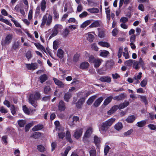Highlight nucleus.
Returning <instances> with one entry per match:
<instances>
[{"instance_id":"5fc2aeb1","label":"nucleus","mask_w":156,"mask_h":156,"mask_svg":"<svg viewBox=\"0 0 156 156\" xmlns=\"http://www.w3.org/2000/svg\"><path fill=\"white\" fill-rule=\"evenodd\" d=\"M51 89L49 86H46L44 88V92L45 94H48L51 90Z\"/></svg>"},{"instance_id":"0eeeda50","label":"nucleus","mask_w":156,"mask_h":156,"mask_svg":"<svg viewBox=\"0 0 156 156\" xmlns=\"http://www.w3.org/2000/svg\"><path fill=\"white\" fill-rule=\"evenodd\" d=\"M61 25L58 24L56 25L52 29V33L50 36L49 38H51L55 36L58 34L59 29L61 28Z\"/></svg>"},{"instance_id":"72a5a7b5","label":"nucleus","mask_w":156,"mask_h":156,"mask_svg":"<svg viewBox=\"0 0 156 156\" xmlns=\"http://www.w3.org/2000/svg\"><path fill=\"white\" fill-rule=\"evenodd\" d=\"M43 128V126L42 125H37L35 126L33 128L32 130L35 131L42 129Z\"/></svg>"},{"instance_id":"aec40b11","label":"nucleus","mask_w":156,"mask_h":156,"mask_svg":"<svg viewBox=\"0 0 156 156\" xmlns=\"http://www.w3.org/2000/svg\"><path fill=\"white\" fill-rule=\"evenodd\" d=\"M102 62L103 60L102 59L99 58L96 59L94 63V67L95 68L99 67Z\"/></svg>"},{"instance_id":"2eb2a0df","label":"nucleus","mask_w":156,"mask_h":156,"mask_svg":"<svg viewBox=\"0 0 156 156\" xmlns=\"http://www.w3.org/2000/svg\"><path fill=\"white\" fill-rule=\"evenodd\" d=\"M118 109H119V106L117 105L113 106L111 109L108 112V114L109 115H111L114 113Z\"/></svg>"},{"instance_id":"412c9836","label":"nucleus","mask_w":156,"mask_h":156,"mask_svg":"<svg viewBox=\"0 0 156 156\" xmlns=\"http://www.w3.org/2000/svg\"><path fill=\"white\" fill-rule=\"evenodd\" d=\"M85 101V99L84 98H82L79 100L76 103V107L77 108H80Z\"/></svg>"},{"instance_id":"2f4dec72","label":"nucleus","mask_w":156,"mask_h":156,"mask_svg":"<svg viewBox=\"0 0 156 156\" xmlns=\"http://www.w3.org/2000/svg\"><path fill=\"white\" fill-rule=\"evenodd\" d=\"M146 122V120H142L138 122L137 123V125L138 127H141L145 125Z\"/></svg>"},{"instance_id":"de8ad7c7","label":"nucleus","mask_w":156,"mask_h":156,"mask_svg":"<svg viewBox=\"0 0 156 156\" xmlns=\"http://www.w3.org/2000/svg\"><path fill=\"white\" fill-rule=\"evenodd\" d=\"M23 112L26 114L27 115H30V111L29 110L28 108L27 107L26 105H24L23 107Z\"/></svg>"},{"instance_id":"f03ea898","label":"nucleus","mask_w":156,"mask_h":156,"mask_svg":"<svg viewBox=\"0 0 156 156\" xmlns=\"http://www.w3.org/2000/svg\"><path fill=\"white\" fill-rule=\"evenodd\" d=\"M41 94L38 91H35L30 94L28 102L33 107L36 108L37 106V101L40 98Z\"/></svg>"},{"instance_id":"bf43d9fd","label":"nucleus","mask_w":156,"mask_h":156,"mask_svg":"<svg viewBox=\"0 0 156 156\" xmlns=\"http://www.w3.org/2000/svg\"><path fill=\"white\" fill-rule=\"evenodd\" d=\"M94 141L96 144H97L100 142V139L96 136L94 137Z\"/></svg>"},{"instance_id":"473e14b6","label":"nucleus","mask_w":156,"mask_h":156,"mask_svg":"<svg viewBox=\"0 0 156 156\" xmlns=\"http://www.w3.org/2000/svg\"><path fill=\"white\" fill-rule=\"evenodd\" d=\"M66 137L67 140L70 143L73 142L72 139L71 137L70 132L69 131H67L66 132Z\"/></svg>"},{"instance_id":"cd10ccee","label":"nucleus","mask_w":156,"mask_h":156,"mask_svg":"<svg viewBox=\"0 0 156 156\" xmlns=\"http://www.w3.org/2000/svg\"><path fill=\"white\" fill-rule=\"evenodd\" d=\"M123 50V48L121 47L119 48V50L118 51V56L119 58V60L118 61V63H121L122 62V61L119 58L121 57L122 54V51Z\"/></svg>"},{"instance_id":"58836bf2","label":"nucleus","mask_w":156,"mask_h":156,"mask_svg":"<svg viewBox=\"0 0 156 156\" xmlns=\"http://www.w3.org/2000/svg\"><path fill=\"white\" fill-rule=\"evenodd\" d=\"M10 108L11 112L12 115H15L16 114V112L17 110V108L15 107L13 105H11Z\"/></svg>"},{"instance_id":"603ef678","label":"nucleus","mask_w":156,"mask_h":156,"mask_svg":"<svg viewBox=\"0 0 156 156\" xmlns=\"http://www.w3.org/2000/svg\"><path fill=\"white\" fill-rule=\"evenodd\" d=\"M19 125L20 127H23L25 124L26 122L24 120H20L18 121Z\"/></svg>"},{"instance_id":"a878e982","label":"nucleus","mask_w":156,"mask_h":156,"mask_svg":"<svg viewBox=\"0 0 156 156\" xmlns=\"http://www.w3.org/2000/svg\"><path fill=\"white\" fill-rule=\"evenodd\" d=\"M91 20H88L84 22L81 25L80 27L81 28H84L90 24L92 22Z\"/></svg>"},{"instance_id":"69168bd1","label":"nucleus","mask_w":156,"mask_h":156,"mask_svg":"<svg viewBox=\"0 0 156 156\" xmlns=\"http://www.w3.org/2000/svg\"><path fill=\"white\" fill-rule=\"evenodd\" d=\"M136 36L135 35H132L130 37V41L131 43H134L135 41Z\"/></svg>"},{"instance_id":"7ed1b4c3","label":"nucleus","mask_w":156,"mask_h":156,"mask_svg":"<svg viewBox=\"0 0 156 156\" xmlns=\"http://www.w3.org/2000/svg\"><path fill=\"white\" fill-rule=\"evenodd\" d=\"M52 20V17L50 15L47 17L46 15H44L42 19V23L41 25V27H43L46 23L47 26H49Z\"/></svg>"},{"instance_id":"7c9ffc66","label":"nucleus","mask_w":156,"mask_h":156,"mask_svg":"<svg viewBox=\"0 0 156 156\" xmlns=\"http://www.w3.org/2000/svg\"><path fill=\"white\" fill-rule=\"evenodd\" d=\"M96 97V96H93L90 98L87 101V104L89 105L91 104Z\"/></svg>"},{"instance_id":"20e7f679","label":"nucleus","mask_w":156,"mask_h":156,"mask_svg":"<svg viewBox=\"0 0 156 156\" xmlns=\"http://www.w3.org/2000/svg\"><path fill=\"white\" fill-rule=\"evenodd\" d=\"M13 36L11 34L7 35L5 37V39L1 42V44L2 46H3L5 45H9L10 44L12 40Z\"/></svg>"},{"instance_id":"393cba45","label":"nucleus","mask_w":156,"mask_h":156,"mask_svg":"<svg viewBox=\"0 0 156 156\" xmlns=\"http://www.w3.org/2000/svg\"><path fill=\"white\" fill-rule=\"evenodd\" d=\"M40 82L43 83L45 81L48 79V76L47 75L44 74L41 75L39 77Z\"/></svg>"},{"instance_id":"a18cd8bd","label":"nucleus","mask_w":156,"mask_h":156,"mask_svg":"<svg viewBox=\"0 0 156 156\" xmlns=\"http://www.w3.org/2000/svg\"><path fill=\"white\" fill-rule=\"evenodd\" d=\"M71 97V94L69 93H67L65 94L64 99L66 101L68 102L69 101V99Z\"/></svg>"},{"instance_id":"b1692460","label":"nucleus","mask_w":156,"mask_h":156,"mask_svg":"<svg viewBox=\"0 0 156 156\" xmlns=\"http://www.w3.org/2000/svg\"><path fill=\"white\" fill-rule=\"evenodd\" d=\"M103 100V98L101 97L97 99L94 103V105L95 107H97L100 104Z\"/></svg>"},{"instance_id":"13d9d810","label":"nucleus","mask_w":156,"mask_h":156,"mask_svg":"<svg viewBox=\"0 0 156 156\" xmlns=\"http://www.w3.org/2000/svg\"><path fill=\"white\" fill-rule=\"evenodd\" d=\"M68 123L69 125L71 127H72L75 124V123L73 121V120L71 118H70L69 119Z\"/></svg>"},{"instance_id":"864d4df0","label":"nucleus","mask_w":156,"mask_h":156,"mask_svg":"<svg viewBox=\"0 0 156 156\" xmlns=\"http://www.w3.org/2000/svg\"><path fill=\"white\" fill-rule=\"evenodd\" d=\"M90 156H97L96 151L95 149H92L89 152Z\"/></svg>"},{"instance_id":"4c0bfd02","label":"nucleus","mask_w":156,"mask_h":156,"mask_svg":"<svg viewBox=\"0 0 156 156\" xmlns=\"http://www.w3.org/2000/svg\"><path fill=\"white\" fill-rule=\"evenodd\" d=\"M105 9L107 19L109 21L110 19V10L108 8H105Z\"/></svg>"},{"instance_id":"09e8293b","label":"nucleus","mask_w":156,"mask_h":156,"mask_svg":"<svg viewBox=\"0 0 156 156\" xmlns=\"http://www.w3.org/2000/svg\"><path fill=\"white\" fill-rule=\"evenodd\" d=\"M139 62L138 61H135L134 60V62L133 63V68L136 69H138L139 68Z\"/></svg>"},{"instance_id":"423d86ee","label":"nucleus","mask_w":156,"mask_h":156,"mask_svg":"<svg viewBox=\"0 0 156 156\" xmlns=\"http://www.w3.org/2000/svg\"><path fill=\"white\" fill-rule=\"evenodd\" d=\"M26 68L30 70H35L37 69L38 67V65L37 63H31L26 64Z\"/></svg>"},{"instance_id":"774afa93","label":"nucleus","mask_w":156,"mask_h":156,"mask_svg":"<svg viewBox=\"0 0 156 156\" xmlns=\"http://www.w3.org/2000/svg\"><path fill=\"white\" fill-rule=\"evenodd\" d=\"M118 30L116 29H114L112 31V34L113 36H115L118 34Z\"/></svg>"},{"instance_id":"c85d7f7f","label":"nucleus","mask_w":156,"mask_h":156,"mask_svg":"<svg viewBox=\"0 0 156 156\" xmlns=\"http://www.w3.org/2000/svg\"><path fill=\"white\" fill-rule=\"evenodd\" d=\"M42 135V134L39 132H36L34 133L31 137H33L36 139L41 137Z\"/></svg>"},{"instance_id":"a19ab883","label":"nucleus","mask_w":156,"mask_h":156,"mask_svg":"<svg viewBox=\"0 0 156 156\" xmlns=\"http://www.w3.org/2000/svg\"><path fill=\"white\" fill-rule=\"evenodd\" d=\"M37 148L39 151L42 152H44L46 150L45 147L41 145L37 146Z\"/></svg>"},{"instance_id":"1a4fd4ad","label":"nucleus","mask_w":156,"mask_h":156,"mask_svg":"<svg viewBox=\"0 0 156 156\" xmlns=\"http://www.w3.org/2000/svg\"><path fill=\"white\" fill-rule=\"evenodd\" d=\"M136 116L135 115H131L128 116L126 119V121L128 123H133L136 120Z\"/></svg>"},{"instance_id":"9d476101","label":"nucleus","mask_w":156,"mask_h":156,"mask_svg":"<svg viewBox=\"0 0 156 156\" xmlns=\"http://www.w3.org/2000/svg\"><path fill=\"white\" fill-rule=\"evenodd\" d=\"M142 73L139 72L138 74H136L133 77L134 81V84H136L140 82V80L142 77Z\"/></svg>"},{"instance_id":"6e6552de","label":"nucleus","mask_w":156,"mask_h":156,"mask_svg":"<svg viewBox=\"0 0 156 156\" xmlns=\"http://www.w3.org/2000/svg\"><path fill=\"white\" fill-rule=\"evenodd\" d=\"M46 3L45 0H42L40 3V6H38L37 7V11L39 10L40 8V7L42 12H44L46 8Z\"/></svg>"},{"instance_id":"0e129e2a","label":"nucleus","mask_w":156,"mask_h":156,"mask_svg":"<svg viewBox=\"0 0 156 156\" xmlns=\"http://www.w3.org/2000/svg\"><path fill=\"white\" fill-rule=\"evenodd\" d=\"M26 56L27 58L29 60L32 57V55L31 52L30 51H27L26 53Z\"/></svg>"},{"instance_id":"e433bc0d","label":"nucleus","mask_w":156,"mask_h":156,"mask_svg":"<svg viewBox=\"0 0 156 156\" xmlns=\"http://www.w3.org/2000/svg\"><path fill=\"white\" fill-rule=\"evenodd\" d=\"M98 44L101 46L103 47L108 48L109 46V44L107 42L100 41L98 43Z\"/></svg>"},{"instance_id":"49530a36","label":"nucleus","mask_w":156,"mask_h":156,"mask_svg":"<svg viewBox=\"0 0 156 156\" xmlns=\"http://www.w3.org/2000/svg\"><path fill=\"white\" fill-rule=\"evenodd\" d=\"M89 12L91 13H97L99 12V9L97 8H93L88 9Z\"/></svg>"},{"instance_id":"338daca9","label":"nucleus","mask_w":156,"mask_h":156,"mask_svg":"<svg viewBox=\"0 0 156 156\" xmlns=\"http://www.w3.org/2000/svg\"><path fill=\"white\" fill-rule=\"evenodd\" d=\"M105 35L104 31L102 30H99L98 36L101 38L103 37Z\"/></svg>"},{"instance_id":"3c124183","label":"nucleus","mask_w":156,"mask_h":156,"mask_svg":"<svg viewBox=\"0 0 156 156\" xmlns=\"http://www.w3.org/2000/svg\"><path fill=\"white\" fill-rule=\"evenodd\" d=\"M147 80L146 78H145L142 80L140 83V85L142 87H145L147 84Z\"/></svg>"},{"instance_id":"8fccbe9b","label":"nucleus","mask_w":156,"mask_h":156,"mask_svg":"<svg viewBox=\"0 0 156 156\" xmlns=\"http://www.w3.org/2000/svg\"><path fill=\"white\" fill-rule=\"evenodd\" d=\"M34 44L38 49H40L43 51H44L45 50V48L44 47L41 45L39 43H34Z\"/></svg>"},{"instance_id":"c03bdc74","label":"nucleus","mask_w":156,"mask_h":156,"mask_svg":"<svg viewBox=\"0 0 156 156\" xmlns=\"http://www.w3.org/2000/svg\"><path fill=\"white\" fill-rule=\"evenodd\" d=\"M129 0H120L119 7H121L123 3L126 5L128 4L129 3Z\"/></svg>"},{"instance_id":"4d7b16f0","label":"nucleus","mask_w":156,"mask_h":156,"mask_svg":"<svg viewBox=\"0 0 156 156\" xmlns=\"http://www.w3.org/2000/svg\"><path fill=\"white\" fill-rule=\"evenodd\" d=\"M70 147H67V148H66L65 151L64 153L62 154V156H66L67 154H68V153L69 151V150L70 149Z\"/></svg>"},{"instance_id":"5701e85b","label":"nucleus","mask_w":156,"mask_h":156,"mask_svg":"<svg viewBox=\"0 0 156 156\" xmlns=\"http://www.w3.org/2000/svg\"><path fill=\"white\" fill-rule=\"evenodd\" d=\"M53 18L54 20H57L59 17V15L57 9L54 8L53 10Z\"/></svg>"},{"instance_id":"6ab92c4d","label":"nucleus","mask_w":156,"mask_h":156,"mask_svg":"<svg viewBox=\"0 0 156 156\" xmlns=\"http://www.w3.org/2000/svg\"><path fill=\"white\" fill-rule=\"evenodd\" d=\"M109 54V52L106 50H103L100 51V56L103 57H107Z\"/></svg>"},{"instance_id":"e2e57ef3","label":"nucleus","mask_w":156,"mask_h":156,"mask_svg":"<svg viewBox=\"0 0 156 156\" xmlns=\"http://www.w3.org/2000/svg\"><path fill=\"white\" fill-rule=\"evenodd\" d=\"M33 125V123L32 122L29 123L27 124L25 127V130L26 132L28 131L29 128Z\"/></svg>"},{"instance_id":"ddd939ff","label":"nucleus","mask_w":156,"mask_h":156,"mask_svg":"<svg viewBox=\"0 0 156 156\" xmlns=\"http://www.w3.org/2000/svg\"><path fill=\"white\" fill-rule=\"evenodd\" d=\"M92 132V129L91 127H89L86 130L83 139L84 140L86 137H89L91 134Z\"/></svg>"},{"instance_id":"6e6d98bb","label":"nucleus","mask_w":156,"mask_h":156,"mask_svg":"<svg viewBox=\"0 0 156 156\" xmlns=\"http://www.w3.org/2000/svg\"><path fill=\"white\" fill-rule=\"evenodd\" d=\"M80 56V54H76L73 57V61L75 62H77L79 60Z\"/></svg>"},{"instance_id":"f3484780","label":"nucleus","mask_w":156,"mask_h":156,"mask_svg":"<svg viewBox=\"0 0 156 156\" xmlns=\"http://www.w3.org/2000/svg\"><path fill=\"white\" fill-rule=\"evenodd\" d=\"M123 127V125L121 122H118L115 124L114 126V129L117 130L119 131L121 130Z\"/></svg>"},{"instance_id":"c756f323","label":"nucleus","mask_w":156,"mask_h":156,"mask_svg":"<svg viewBox=\"0 0 156 156\" xmlns=\"http://www.w3.org/2000/svg\"><path fill=\"white\" fill-rule=\"evenodd\" d=\"M100 23L98 21H96L92 23L89 27L90 28L96 27L99 26Z\"/></svg>"},{"instance_id":"9b49d317","label":"nucleus","mask_w":156,"mask_h":156,"mask_svg":"<svg viewBox=\"0 0 156 156\" xmlns=\"http://www.w3.org/2000/svg\"><path fill=\"white\" fill-rule=\"evenodd\" d=\"M65 54L64 51L61 49H59L57 51V55L60 58H62Z\"/></svg>"},{"instance_id":"4468645a","label":"nucleus","mask_w":156,"mask_h":156,"mask_svg":"<svg viewBox=\"0 0 156 156\" xmlns=\"http://www.w3.org/2000/svg\"><path fill=\"white\" fill-rule=\"evenodd\" d=\"M53 80L54 81V82L55 84L57 85L59 87H63L64 86V84L62 83V82L59 80L57 79L54 78H53Z\"/></svg>"},{"instance_id":"ea45409f","label":"nucleus","mask_w":156,"mask_h":156,"mask_svg":"<svg viewBox=\"0 0 156 156\" xmlns=\"http://www.w3.org/2000/svg\"><path fill=\"white\" fill-rule=\"evenodd\" d=\"M20 41H17L12 44V49L16 50L18 48L19 45Z\"/></svg>"},{"instance_id":"39448f33","label":"nucleus","mask_w":156,"mask_h":156,"mask_svg":"<svg viewBox=\"0 0 156 156\" xmlns=\"http://www.w3.org/2000/svg\"><path fill=\"white\" fill-rule=\"evenodd\" d=\"M83 130L82 128H78L76 129L73 134L74 137L77 139H79L82 134Z\"/></svg>"},{"instance_id":"dca6fc26","label":"nucleus","mask_w":156,"mask_h":156,"mask_svg":"<svg viewBox=\"0 0 156 156\" xmlns=\"http://www.w3.org/2000/svg\"><path fill=\"white\" fill-rule=\"evenodd\" d=\"M101 82L110 83L111 81V78L108 76H103L101 77L99 79Z\"/></svg>"},{"instance_id":"f8f14e48","label":"nucleus","mask_w":156,"mask_h":156,"mask_svg":"<svg viewBox=\"0 0 156 156\" xmlns=\"http://www.w3.org/2000/svg\"><path fill=\"white\" fill-rule=\"evenodd\" d=\"M89 66V63L87 62H84L80 63V69H87Z\"/></svg>"},{"instance_id":"bb28decb","label":"nucleus","mask_w":156,"mask_h":156,"mask_svg":"<svg viewBox=\"0 0 156 156\" xmlns=\"http://www.w3.org/2000/svg\"><path fill=\"white\" fill-rule=\"evenodd\" d=\"M91 33L94 34V32H93ZM91 33H89L87 34V40L90 42H92L94 38V35Z\"/></svg>"},{"instance_id":"a211bd4d","label":"nucleus","mask_w":156,"mask_h":156,"mask_svg":"<svg viewBox=\"0 0 156 156\" xmlns=\"http://www.w3.org/2000/svg\"><path fill=\"white\" fill-rule=\"evenodd\" d=\"M58 108V109L60 111H63L65 110L66 107L65 103L63 101H61L59 102Z\"/></svg>"},{"instance_id":"37998d69","label":"nucleus","mask_w":156,"mask_h":156,"mask_svg":"<svg viewBox=\"0 0 156 156\" xmlns=\"http://www.w3.org/2000/svg\"><path fill=\"white\" fill-rule=\"evenodd\" d=\"M134 62V60L131 59H129L128 60L126 61L125 62V64L127 66H130L133 64Z\"/></svg>"},{"instance_id":"4be33fe9","label":"nucleus","mask_w":156,"mask_h":156,"mask_svg":"<svg viewBox=\"0 0 156 156\" xmlns=\"http://www.w3.org/2000/svg\"><path fill=\"white\" fill-rule=\"evenodd\" d=\"M129 104V101H125L123 103L120 104L119 105V109H121L125 108L128 106Z\"/></svg>"},{"instance_id":"680f3d73","label":"nucleus","mask_w":156,"mask_h":156,"mask_svg":"<svg viewBox=\"0 0 156 156\" xmlns=\"http://www.w3.org/2000/svg\"><path fill=\"white\" fill-rule=\"evenodd\" d=\"M110 149V148L107 145L105 146L104 148V153L105 155H107Z\"/></svg>"},{"instance_id":"c9c22d12","label":"nucleus","mask_w":156,"mask_h":156,"mask_svg":"<svg viewBox=\"0 0 156 156\" xmlns=\"http://www.w3.org/2000/svg\"><path fill=\"white\" fill-rule=\"evenodd\" d=\"M86 56L89 57V61L90 63H94V61L96 59L94 56L93 55H90V56H89V54L87 53H86L85 55Z\"/></svg>"},{"instance_id":"052dcab7","label":"nucleus","mask_w":156,"mask_h":156,"mask_svg":"<svg viewBox=\"0 0 156 156\" xmlns=\"http://www.w3.org/2000/svg\"><path fill=\"white\" fill-rule=\"evenodd\" d=\"M125 50L126 52H123V56L125 57V59H128L129 58V55L127 51V49L126 48H125Z\"/></svg>"},{"instance_id":"f704fd0d","label":"nucleus","mask_w":156,"mask_h":156,"mask_svg":"<svg viewBox=\"0 0 156 156\" xmlns=\"http://www.w3.org/2000/svg\"><path fill=\"white\" fill-rule=\"evenodd\" d=\"M112 97L111 96L108 97L104 101L103 103L104 105H108L112 101Z\"/></svg>"},{"instance_id":"f257e3e1","label":"nucleus","mask_w":156,"mask_h":156,"mask_svg":"<svg viewBox=\"0 0 156 156\" xmlns=\"http://www.w3.org/2000/svg\"><path fill=\"white\" fill-rule=\"evenodd\" d=\"M115 120V118H111L102 122L99 126V130L101 133L106 132L112 125Z\"/></svg>"},{"instance_id":"79ce46f5","label":"nucleus","mask_w":156,"mask_h":156,"mask_svg":"<svg viewBox=\"0 0 156 156\" xmlns=\"http://www.w3.org/2000/svg\"><path fill=\"white\" fill-rule=\"evenodd\" d=\"M0 21L5 23L6 24L10 26H12V23H10L8 20L3 19L1 16L0 17Z\"/></svg>"}]
</instances>
